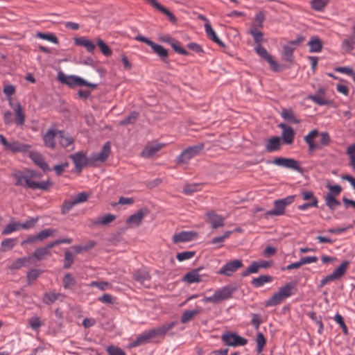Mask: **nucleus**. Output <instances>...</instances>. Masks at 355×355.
<instances>
[{"instance_id": "f257e3e1", "label": "nucleus", "mask_w": 355, "mask_h": 355, "mask_svg": "<svg viewBox=\"0 0 355 355\" xmlns=\"http://www.w3.org/2000/svg\"><path fill=\"white\" fill-rule=\"evenodd\" d=\"M16 178V186H23L31 189L47 190L51 186L49 180L37 182L41 179L42 174L33 170H25L14 174Z\"/></svg>"}, {"instance_id": "f03ea898", "label": "nucleus", "mask_w": 355, "mask_h": 355, "mask_svg": "<svg viewBox=\"0 0 355 355\" xmlns=\"http://www.w3.org/2000/svg\"><path fill=\"white\" fill-rule=\"evenodd\" d=\"M235 290L232 286H225L216 290L211 296L205 297L203 300L205 302L217 304L231 298Z\"/></svg>"}, {"instance_id": "7ed1b4c3", "label": "nucleus", "mask_w": 355, "mask_h": 355, "mask_svg": "<svg viewBox=\"0 0 355 355\" xmlns=\"http://www.w3.org/2000/svg\"><path fill=\"white\" fill-rule=\"evenodd\" d=\"M294 286L288 283L281 287L266 302V306H274L281 304L285 299L292 295Z\"/></svg>"}, {"instance_id": "20e7f679", "label": "nucleus", "mask_w": 355, "mask_h": 355, "mask_svg": "<svg viewBox=\"0 0 355 355\" xmlns=\"http://www.w3.org/2000/svg\"><path fill=\"white\" fill-rule=\"evenodd\" d=\"M0 144L3 146L4 150L12 153H25L31 148L30 145L17 140L8 141L3 135H0Z\"/></svg>"}, {"instance_id": "39448f33", "label": "nucleus", "mask_w": 355, "mask_h": 355, "mask_svg": "<svg viewBox=\"0 0 355 355\" xmlns=\"http://www.w3.org/2000/svg\"><path fill=\"white\" fill-rule=\"evenodd\" d=\"M58 79L61 83L70 87L87 86L91 88H95L96 87V84L89 83L82 78L76 76H67L62 72L58 73Z\"/></svg>"}, {"instance_id": "423d86ee", "label": "nucleus", "mask_w": 355, "mask_h": 355, "mask_svg": "<svg viewBox=\"0 0 355 355\" xmlns=\"http://www.w3.org/2000/svg\"><path fill=\"white\" fill-rule=\"evenodd\" d=\"M295 197V196H288L284 198L275 200L274 202V208L267 211L266 215L267 216L284 215L286 207L293 203Z\"/></svg>"}, {"instance_id": "0eeeda50", "label": "nucleus", "mask_w": 355, "mask_h": 355, "mask_svg": "<svg viewBox=\"0 0 355 355\" xmlns=\"http://www.w3.org/2000/svg\"><path fill=\"white\" fill-rule=\"evenodd\" d=\"M204 148L203 144H199L187 148L182 152L178 158V162L186 164L192 158L199 155Z\"/></svg>"}, {"instance_id": "6e6552de", "label": "nucleus", "mask_w": 355, "mask_h": 355, "mask_svg": "<svg viewBox=\"0 0 355 355\" xmlns=\"http://www.w3.org/2000/svg\"><path fill=\"white\" fill-rule=\"evenodd\" d=\"M135 40L146 43L147 45L150 46L152 48L153 52L156 53L162 60H164L168 58V50L164 48L162 46L155 44L150 39L141 35H137L135 37Z\"/></svg>"}, {"instance_id": "1a4fd4ad", "label": "nucleus", "mask_w": 355, "mask_h": 355, "mask_svg": "<svg viewBox=\"0 0 355 355\" xmlns=\"http://www.w3.org/2000/svg\"><path fill=\"white\" fill-rule=\"evenodd\" d=\"M256 53L263 59L266 60L272 70L278 71L280 70L279 64L268 53L267 50L262 45H257L254 48Z\"/></svg>"}, {"instance_id": "9d476101", "label": "nucleus", "mask_w": 355, "mask_h": 355, "mask_svg": "<svg viewBox=\"0 0 355 355\" xmlns=\"http://www.w3.org/2000/svg\"><path fill=\"white\" fill-rule=\"evenodd\" d=\"M272 164L278 166L293 169L297 171H301L299 162L292 158H286L282 157H276L273 159Z\"/></svg>"}, {"instance_id": "9b49d317", "label": "nucleus", "mask_w": 355, "mask_h": 355, "mask_svg": "<svg viewBox=\"0 0 355 355\" xmlns=\"http://www.w3.org/2000/svg\"><path fill=\"white\" fill-rule=\"evenodd\" d=\"M222 340L229 346H244L248 343L245 338L230 332L223 334Z\"/></svg>"}, {"instance_id": "f8f14e48", "label": "nucleus", "mask_w": 355, "mask_h": 355, "mask_svg": "<svg viewBox=\"0 0 355 355\" xmlns=\"http://www.w3.org/2000/svg\"><path fill=\"white\" fill-rule=\"evenodd\" d=\"M70 158L73 160L76 170L78 173L81 172L83 168L88 164H92L90 158L87 159L86 155L83 151H79L76 153L72 154Z\"/></svg>"}, {"instance_id": "ddd939ff", "label": "nucleus", "mask_w": 355, "mask_h": 355, "mask_svg": "<svg viewBox=\"0 0 355 355\" xmlns=\"http://www.w3.org/2000/svg\"><path fill=\"white\" fill-rule=\"evenodd\" d=\"M205 215L207 218V222L211 225L212 229H218L225 225V218L214 211H207Z\"/></svg>"}, {"instance_id": "4468645a", "label": "nucleus", "mask_w": 355, "mask_h": 355, "mask_svg": "<svg viewBox=\"0 0 355 355\" xmlns=\"http://www.w3.org/2000/svg\"><path fill=\"white\" fill-rule=\"evenodd\" d=\"M243 266V263L241 260L235 259L227 262L219 270L218 273L220 275H223L225 276H230L237 270L241 268Z\"/></svg>"}, {"instance_id": "2eb2a0df", "label": "nucleus", "mask_w": 355, "mask_h": 355, "mask_svg": "<svg viewBox=\"0 0 355 355\" xmlns=\"http://www.w3.org/2000/svg\"><path fill=\"white\" fill-rule=\"evenodd\" d=\"M110 153V142H107L104 144L101 152L97 153H94L91 157L90 161L91 164H94L96 162H104L108 157Z\"/></svg>"}, {"instance_id": "dca6fc26", "label": "nucleus", "mask_w": 355, "mask_h": 355, "mask_svg": "<svg viewBox=\"0 0 355 355\" xmlns=\"http://www.w3.org/2000/svg\"><path fill=\"white\" fill-rule=\"evenodd\" d=\"M164 146V144H148L141 153V155L144 157H151L154 156L158 151H159Z\"/></svg>"}, {"instance_id": "f3484780", "label": "nucleus", "mask_w": 355, "mask_h": 355, "mask_svg": "<svg viewBox=\"0 0 355 355\" xmlns=\"http://www.w3.org/2000/svg\"><path fill=\"white\" fill-rule=\"evenodd\" d=\"M196 235V233L193 232L182 231L174 234L172 237V241L174 243L187 242L193 240Z\"/></svg>"}, {"instance_id": "a211bd4d", "label": "nucleus", "mask_w": 355, "mask_h": 355, "mask_svg": "<svg viewBox=\"0 0 355 355\" xmlns=\"http://www.w3.org/2000/svg\"><path fill=\"white\" fill-rule=\"evenodd\" d=\"M133 278L135 281L138 282L141 284L144 285L146 288L150 287L149 281L150 276L149 272L146 270H140L136 271L133 274Z\"/></svg>"}, {"instance_id": "6ab92c4d", "label": "nucleus", "mask_w": 355, "mask_h": 355, "mask_svg": "<svg viewBox=\"0 0 355 355\" xmlns=\"http://www.w3.org/2000/svg\"><path fill=\"white\" fill-rule=\"evenodd\" d=\"M58 131H57L55 129H49L43 136V141L44 142V145L50 148L51 149L55 148V138L58 139Z\"/></svg>"}, {"instance_id": "aec40b11", "label": "nucleus", "mask_w": 355, "mask_h": 355, "mask_svg": "<svg viewBox=\"0 0 355 355\" xmlns=\"http://www.w3.org/2000/svg\"><path fill=\"white\" fill-rule=\"evenodd\" d=\"M201 268L194 269L186 273L183 277V280L189 284L198 283L202 281V275H200Z\"/></svg>"}, {"instance_id": "412c9836", "label": "nucleus", "mask_w": 355, "mask_h": 355, "mask_svg": "<svg viewBox=\"0 0 355 355\" xmlns=\"http://www.w3.org/2000/svg\"><path fill=\"white\" fill-rule=\"evenodd\" d=\"M154 338L155 337H154L152 330L144 332L143 334H141V335L137 336L136 340H134L133 342H132L129 345V347H136L139 346L144 343H146L149 340Z\"/></svg>"}, {"instance_id": "4be33fe9", "label": "nucleus", "mask_w": 355, "mask_h": 355, "mask_svg": "<svg viewBox=\"0 0 355 355\" xmlns=\"http://www.w3.org/2000/svg\"><path fill=\"white\" fill-rule=\"evenodd\" d=\"M64 297L65 295L62 293L50 291L44 293L43 302L46 304H51L57 300L62 302Z\"/></svg>"}, {"instance_id": "5701e85b", "label": "nucleus", "mask_w": 355, "mask_h": 355, "mask_svg": "<svg viewBox=\"0 0 355 355\" xmlns=\"http://www.w3.org/2000/svg\"><path fill=\"white\" fill-rule=\"evenodd\" d=\"M145 214L146 211L140 209L135 214L130 216L127 218L126 223L131 227H138L141 224Z\"/></svg>"}, {"instance_id": "b1692460", "label": "nucleus", "mask_w": 355, "mask_h": 355, "mask_svg": "<svg viewBox=\"0 0 355 355\" xmlns=\"http://www.w3.org/2000/svg\"><path fill=\"white\" fill-rule=\"evenodd\" d=\"M74 43L77 46H84L89 53H94L96 46L94 43L85 37H80L74 39Z\"/></svg>"}, {"instance_id": "393cba45", "label": "nucleus", "mask_w": 355, "mask_h": 355, "mask_svg": "<svg viewBox=\"0 0 355 355\" xmlns=\"http://www.w3.org/2000/svg\"><path fill=\"white\" fill-rule=\"evenodd\" d=\"M29 157L31 160L43 171L48 169V164L44 159L43 157L37 152L31 151L29 153Z\"/></svg>"}, {"instance_id": "a878e982", "label": "nucleus", "mask_w": 355, "mask_h": 355, "mask_svg": "<svg viewBox=\"0 0 355 355\" xmlns=\"http://www.w3.org/2000/svg\"><path fill=\"white\" fill-rule=\"evenodd\" d=\"M10 104L15 114L16 123L19 125H22L25 121V114L21 105L19 103L14 105L11 102Z\"/></svg>"}, {"instance_id": "bb28decb", "label": "nucleus", "mask_w": 355, "mask_h": 355, "mask_svg": "<svg viewBox=\"0 0 355 355\" xmlns=\"http://www.w3.org/2000/svg\"><path fill=\"white\" fill-rule=\"evenodd\" d=\"M205 30L207 37L212 40L214 42L216 43L220 46H224L223 42L219 39L217 36L216 32L212 28L211 24L209 21L205 23Z\"/></svg>"}, {"instance_id": "cd10ccee", "label": "nucleus", "mask_w": 355, "mask_h": 355, "mask_svg": "<svg viewBox=\"0 0 355 355\" xmlns=\"http://www.w3.org/2000/svg\"><path fill=\"white\" fill-rule=\"evenodd\" d=\"M281 139L279 137H273L267 141L266 150L267 152L278 151L281 148Z\"/></svg>"}, {"instance_id": "c85d7f7f", "label": "nucleus", "mask_w": 355, "mask_h": 355, "mask_svg": "<svg viewBox=\"0 0 355 355\" xmlns=\"http://www.w3.org/2000/svg\"><path fill=\"white\" fill-rule=\"evenodd\" d=\"M175 322H171L169 323L164 324L162 326H160L157 328L151 329L153 331V334L154 335V337L156 338V337L164 336L169 330L173 329V327L175 326Z\"/></svg>"}, {"instance_id": "c756f323", "label": "nucleus", "mask_w": 355, "mask_h": 355, "mask_svg": "<svg viewBox=\"0 0 355 355\" xmlns=\"http://www.w3.org/2000/svg\"><path fill=\"white\" fill-rule=\"evenodd\" d=\"M58 139L60 144L64 148H67L73 143V139L63 131H58Z\"/></svg>"}, {"instance_id": "7c9ffc66", "label": "nucleus", "mask_w": 355, "mask_h": 355, "mask_svg": "<svg viewBox=\"0 0 355 355\" xmlns=\"http://www.w3.org/2000/svg\"><path fill=\"white\" fill-rule=\"evenodd\" d=\"M265 20V14L263 12L260 11L254 16L253 22L251 24L250 29L260 30L263 28V24Z\"/></svg>"}, {"instance_id": "2f4dec72", "label": "nucleus", "mask_w": 355, "mask_h": 355, "mask_svg": "<svg viewBox=\"0 0 355 355\" xmlns=\"http://www.w3.org/2000/svg\"><path fill=\"white\" fill-rule=\"evenodd\" d=\"M31 259V257L19 258L12 262L10 268L11 270H17L24 266H28L32 263Z\"/></svg>"}, {"instance_id": "473e14b6", "label": "nucleus", "mask_w": 355, "mask_h": 355, "mask_svg": "<svg viewBox=\"0 0 355 355\" xmlns=\"http://www.w3.org/2000/svg\"><path fill=\"white\" fill-rule=\"evenodd\" d=\"M349 263L350 262L349 261H343L340 266L331 274V277H333L334 280L342 277L345 274Z\"/></svg>"}, {"instance_id": "72a5a7b5", "label": "nucleus", "mask_w": 355, "mask_h": 355, "mask_svg": "<svg viewBox=\"0 0 355 355\" xmlns=\"http://www.w3.org/2000/svg\"><path fill=\"white\" fill-rule=\"evenodd\" d=\"M308 45L311 53H319L322 49V42L317 37H312L308 42Z\"/></svg>"}, {"instance_id": "f704fd0d", "label": "nucleus", "mask_w": 355, "mask_h": 355, "mask_svg": "<svg viewBox=\"0 0 355 355\" xmlns=\"http://www.w3.org/2000/svg\"><path fill=\"white\" fill-rule=\"evenodd\" d=\"M272 277L270 275H261L257 278H254L251 281V284L255 288H260L265 284L271 282Z\"/></svg>"}, {"instance_id": "c9c22d12", "label": "nucleus", "mask_w": 355, "mask_h": 355, "mask_svg": "<svg viewBox=\"0 0 355 355\" xmlns=\"http://www.w3.org/2000/svg\"><path fill=\"white\" fill-rule=\"evenodd\" d=\"M201 312V309L198 308L195 310H187L184 311L181 317V322L186 324L191 321L196 315H198Z\"/></svg>"}, {"instance_id": "e433bc0d", "label": "nucleus", "mask_w": 355, "mask_h": 355, "mask_svg": "<svg viewBox=\"0 0 355 355\" xmlns=\"http://www.w3.org/2000/svg\"><path fill=\"white\" fill-rule=\"evenodd\" d=\"M281 116L283 119L290 123L297 124L300 121L295 116L292 110L284 109L282 111Z\"/></svg>"}, {"instance_id": "4c0bfd02", "label": "nucleus", "mask_w": 355, "mask_h": 355, "mask_svg": "<svg viewBox=\"0 0 355 355\" xmlns=\"http://www.w3.org/2000/svg\"><path fill=\"white\" fill-rule=\"evenodd\" d=\"M295 131L291 127L290 128H288L287 130H285L284 131H282V139L284 143H285L286 144H293L295 138Z\"/></svg>"}, {"instance_id": "58836bf2", "label": "nucleus", "mask_w": 355, "mask_h": 355, "mask_svg": "<svg viewBox=\"0 0 355 355\" xmlns=\"http://www.w3.org/2000/svg\"><path fill=\"white\" fill-rule=\"evenodd\" d=\"M293 51L294 48L292 46L291 43L289 44L284 45L282 51L283 59L287 62H292L293 60Z\"/></svg>"}, {"instance_id": "ea45409f", "label": "nucleus", "mask_w": 355, "mask_h": 355, "mask_svg": "<svg viewBox=\"0 0 355 355\" xmlns=\"http://www.w3.org/2000/svg\"><path fill=\"white\" fill-rule=\"evenodd\" d=\"M346 154L349 159V166L355 171V142L347 147Z\"/></svg>"}, {"instance_id": "a19ab883", "label": "nucleus", "mask_w": 355, "mask_h": 355, "mask_svg": "<svg viewBox=\"0 0 355 355\" xmlns=\"http://www.w3.org/2000/svg\"><path fill=\"white\" fill-rule=\"evenodd\" d=\"M325 202L327 206L331 209L334 210L337 207L340 205V203L337 200L335 196L331 193H327L325 197Z\"/></svg>"}, {"instance_id": "79ce46f5", "label": "nucleus", "mask_w": 355, "mask_h": 355, "mask_svg": "<svg viewBox=\"0 0 355 355\" xmlns=\"http://www.w3.org/2000/svg\"><path fill=\"white\" fill-rule=\"evenodd\" d=\"M200 190H201V185L196 183L187 184L183 188V192L186 195H192Z\"/></svg>"}, {"instance_id": "37998d69", "label": "nucleus", "mask_w": 355, "mask_h": 355, "mask_svg": "<svg viewBox=\"0 0 355 355\" xmlns=\"http://www.w3.org/2000/svg\"><path fill=\"white\" fill-rule=\"evenodd\" d=\"M56 233H57L56 230L51 229V228L45 229V230L40 232L37 234V238L38 241H42L49 237L54 236Z\"/></svg>"}, {"instance_id": "c03bdc74", "label": "nucleus", "mask_w": 355, "mask_h": 355, "mask_svg": "<svg viewBox=\"0 0 355 355\" xmlns=\"http://www.w3.org/2000/svg\"><path fill=\"white\" fill-rule=\"evenodd\" d=\"M329 0H311V7L316 11H322L327 5Z\"/></svg>"}, {"instance_id": "a18cd8bd", "label": "nucleus", "mask_w": 355, "mask_h": 355, "mask_svg": "<svg viewBox=\"0 0 355 355\" xmlns=\"http://www.w3.org/2000/svg\"><path fill=\"white\" fill-rule=\"evenodd\" d=\"M256 343H257V353H261L264 346L266 344V340L263 336V334L261 332H259L257 335L256 338Z\"/></svg>"}, {"instance_id": "49530a36", "label": "nucleus", "mask_w": 355, "mask_h": 355, "mask_svg": "<svg viewBox=\"0 0 355 355\" xmlns=\"http://www.w3.org/2000/svg\"><path fill=\"white\" fill-rule=\"evenodd\" d=\"M115 219V216L113 214H107L100 217L94 221V225H107L112 222Z\"/></svg>"}, {"instance_id": "de8ad7c7", "label": "nucleus", "mask_w": 355, "mask_h": 355, "mask_svg": "<svg viewBox=\"0 0 355 355\" xmlns=\"http://www.w3.org/2000/svg\"><path fill=\"white\" fill-rule=\"evenodd\" d=\"M249 33L252 36L257 45H261L263 41V33L257 29H249Z\"/></svg>"}, {"instance_id": "09e8293b", "label": "nucleus", "mask_w": 355, "mask_h": 355, "mask_svg": "<svg viewBox=\"0 0 355 355\" xmlns=\"http://www.w3.org/2000/svg\"><path fill=\"white\" fill-rule=\"evenodd\" d=\"M139 113L137 112H132L128 116L119 122V125H125L128 124H133L137 119Z\"/></svg>"}, {"instance_id": "8fccbe9b", "label": "nucleus", "mask_w": 355, "mask_h": 355, "mask_svg": "<svg viewBox=\"0 0 355 355\" xmlns=\"http://www.w3.org/2000/svg\"><path fill=\"white\" fill-rule=\"evenodd\" d=\"M88 286L89 287H96L101 291H105L112 288V285L107 282L93 281L90 282Z\"/></svg>"}, {"instance_id": "3c124183", "label": "nucleus", "mask_w": 355, "mask_h": 355, "mask_svg": "<svg viewBox=\"0 0 355 355\" xmlns=\"http://www.w3.org/2000/svg\"><path fill=\"white\" fill-rule=\"evenodd\" d=\"M97 44L102 53L105 56H110L112 52L110 48L100 38H97Z\"/></svg>"}, {"instance_id": "603ef678", "label": "nucleus", "mask_w": 355, "mask_h": 355, "mask_svg": "<svg viewBox=\"0 0 355 355\" xmlns=\"http://www.w3.org/2000/svg\"><path fill=\"white\" fill-rule=\"evenodd\" d=\"M75 284V279L70 274H66L63 278V285L64 288L71 289L73 287Z\"/></svg>"}, {"instance_id": "864d4df0", "label": "nucleus", "mask_w": 355, "mask_h": 355, "mask_svg": "<svg viewBox=\"0 0 355 355\" xmlns=\"http://www.w3.org/2000/svg\"><path fill=\"white\" fill-rule=\"evenodd\" d=\"M28 324L32 329L38 331L39 329L42 325V322L39 317L34 316L28 320Z\"/></svg>"}, {"instance_id": "5fc2aeb1", "label": "nucleus", "mask_w": 355, "mask_h": 355, "mask_svg": "<svg viewBox=\"0 0 355 355\" xmlns=\"http://www.w3.org/2000/svg\"><path fill=\"white\" fill-rule=\"evenodd\" d=\"M355 41L352 37L345 39L342 42L343 49L347 51L350 52L354 48Z\"/></svg>"}, {"instance_id": "6e6d98bb", "label": "nucleus", "mask_w": 355, "mask_h": 355, "mask_svg": "<svg viewBox=\"0 0 355 355\" xmlns=\"http://www.w3.org/2000/svg\"><path fill=\"white\" fill-rule=\"evenodd\" d=\"M49 254H50V252L46 247L39 248L35 250L33 254V257L37 259V260H41L44 257V256Z\"/></svg>"}, {"instance_id": "4d7b16f0", "label": "nucleus", "mask_w": 355, "mask_h": 355, "mask_svg": "<svg viewBox=\"0 0 355 355\" xmlns=\"http://www.w3.org/2000/svg\"><path fill=\"white\" fill-rule=\"evenodd\" d=\"M16 239H6L1 242V249L3 251H7L12 249L16 244Z\"/></svg>"}, {"instance_id": "13d9d810", "label": "nucleus", "mask_w": 355, "mask_h": 355, "mask_svg": "<svg viewBox=\"0 0 355 355\" xmlns=\"http://www.w3.org/2000/svg\"><path fill=\"white\" fill-rule=\"evenodd\" d=\"M259 269V262L253 261L246 270L242 273V276L245 277L252 273H257Z\"/></svg>"}, {"instance_id": "bf43d9fd", "label": "nucleus", "mask_w": 355, "mask_h": 355, "mask_svg": "<svg viewBox=\"0 0 355 355\" xmlns=\"http://www.w3.org/2000/svg\"><path fill=\"white\" fill-rule=\"evenodd\" d=\"M196 252L194 251H185L178 253L176 258L179 261L188 260L194 257Z\"/></svg>"}, {"instance_id": "052dcab7", "label": "nucleus", "mask_w": 355, "mask_h": 355, "mask_svg": "<svg viewBox=\"0 0 355 355\" xmlns=\"http://www.w3.org/2000/svg\"><path fill=\"white\" fill-rule=\"evenodd\" d=\"M171 46L173 49V50L178 53L179 54L184 55H188L189 53L188 51L184 50L180 45V42L173 39L172 43L171 44Z\"/></svg>"}, {"instance_id": "680f3d73", "label": "nucleus", "mask_w": 355, "mask_h": 355, "mask_svg": "<svg viewBox=\"0 0 355 355\" xmlns=\"http://www.w3.org/2000/svg\"><path fill=\"white\" fill-rule=\"evenodd\" d=\"M37 37L44 40L51 42L54 44L58 43V38L53 34L51 33H38L37 34Z\"/></svg>"}, {"instance_id": "e2e57ef3", "label": "nucleus", "mask_w": 355, "mask_h": 355, "mask_svg": "<svg viewBox=\"0 0 355 355\" xmlns=\"http://www.w3.org/2000/svg\"><path fill=\"white\" fill-rule=\"evenodd\" d=\"M19 229V223H14L8 224L6 226L4 230L2 231L3 235H7L9 234H11L13 232H15Z\"/></svg>"}, {"instance_id": "0e129e2a", "label": "nucleus", "mask_w": 355, "mask_h": 355, "mask_svg": "<svg viewBox=\"0 0 355 355\" xmlns=\"http://www.w3.org/2000/svg\"><path fill=\"white\" fill-rule=\"evenodd\" d=\"M73 260V254L69 252L66 251L64 253V267L65 268H69L71 266Z\"/></svg>"}, {"instance_id": "69168bd1", "label": "nucleus", "mask_w": 355, "mask_h": 355, "mask_svg": "<svg viewBox=\"0 0 355 355\" xmlns=\"http://www.w3.org/2000/svg\"><path fill=\"white\" fill-rule=\"evenodd\" d=\"M107 351L109 355H125L121 349L114 346L108 347Z\"/></svg>"}, {"instance_id": "338daca9", "label": "nucleus", "mask_w": 355, "mask_h": 355, "mask_svg": "<svg viewBox=\"0 0 355 355\" xmlns=\"http://www.w3.org/2000/svg\"><path fill=\"white\" fill-rule=\"evenodd\" d=\"M89 195L86 192L79 193L74 198L73 200L76 205L87 201Z\"/></svg>"}, {"instance_id": "774afa93", "label": "nucleus", "mask_w": 355, "mask_h": 355, "mask_svg": "<svg viewBox=\"0 0 355 355\" xmlns=\"http://www.w3.org/2000/svg\"><path fill=\"white\" fill-rule=\"evenodd\" d=\"M68 166L69 163L67 162H65L60 164L55 165L53 167V170L55 171L58 175H60Z\"/></svg>"}]
</instances>
